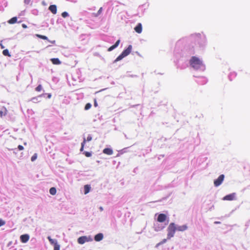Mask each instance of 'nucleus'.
Masks as SVG:
<instances>
[{
  "instance_id": "7ed1b4c3",
  "label": "nucleus",
  "mask_w": 250,
  "mask_h": 250,
  "mask_svg": "<svg viewBox=\"0 0 250 250\" xmlns=\"http://www.w3.org/2000/svg\"><path fill=\"white\" fill-rule=\"evenodd\" d=\"M132 50V45H129L128 47L122 52V53L116 59L115 62H118L128 55Z\"/></svg>"
},
{
  "instance_id": "393cba45",
  "label": "nucleus",
  "mask_w": 250,
  "mask_h": 250,
  "mask_svg": "<svg viewBox=\"0 0 250 250\" xmlns=\"http://www.w3.org/2000/svg\"><path fill=\"white\" fill-rule=\"evenodd\" d=\"M37 158V154L36 153H35L31 158V160L33 162Z\"/></svg>"
},
{
  "instance_id": "6e6552de",
  "label": "nucleus",
  "mask_w": 250,
  "mask_h": 250,
  "mask_svg": "<svg viewBox=\"0 0 250 250\" xmlns=\"http://www.w3.org/2000/svg\"><path fill=\"white\" fill-rule=\"evenodd\" d=\"M235 194L234 193L227 195L223 198L224 200L232 201L235 198Z\"/></svg>"
},
{
  "instance_id": "4c0bfd02",
  "label": "nucleus",
  "mask_w": 250,
  "mask_h": 250,
  "mask_svg": "<svg viewBox=\"0 0 250 250\" xmlns=\"http://www.w3.org/2000/svg\"><path fill=\"white\" fill-rule=\"evenodd\" d=\"M100 210H103V208H102V207H100Z\"/></svg>"
},
{
  "instance_id": "c756f323",
  "label": "nucleus",
  "mask_w": 250,
  "mask_h": 250,
  "mask_svg": "<svg viewBox=\"0 0 250 250\" xmlns=\"http://www.w3.org/2000/svg\"><path fill=\"white\" fill-rule=\"evenodd\" d=\"M102 10H103V8H102V7H101L100 8V9L98 10V11L97 12V15H100L101 13Z\"/></svg>"
},
{
  "instance_id": "20e7f679",
  "label": "nucleus",
  "mask_w": 250,
  "mask_h": 250,
  "mask_svg": "<svg viewBox=\"0 0 250 250\" xmlns=\"http://www.w3.org/2000/svg\"><path fill=\"white\" fill-rule=\"evenodd\" d=\"M224 179V175L223 174L220 175L216 180H214V186L215 187H218V186H220L223 182Z\"/></svg>"
},
{
  "instance_id": "b1692460",
  "label": "nucleus",
  "mask_w": 250,
  "mask_h": 250,
  "mask_svg": "<svg viewBox=\"0 0 250 250\" xmlns=\"http://www.w3.org/2000/svg\"><path fill=\"white\" fill-rule=\"evenodd\" d=\"M60 246L59 244H55L54 246V250H60Z\"/></svg>"
},
{
  "instance_id": "f704fd0d",
  "label": "nucleus",
  "mask_w": 250,
  "mask_h": 250,
  "mask_svg": "<svg viewBox=\"0 0 250 250\" xmlns=\"http://www.w3.org/2000/svg\"><path fill=\"white\" fill-rule=\"evenodd\" d=\"M22 27H24V28H26V25L23 24H22Z\"/></svg>"
},
{
  "instance_id": "58836bf2",
  "label": "nucleus",
  "mask_w": 250,
  "mask_h": 250,
  "mask_svg": "<svg viewBox=\"0 0 250 250\" xmlns=\"http://www.w3.org/2000/svg\"><path fill=\"white\" fill-rule=\"evenodd\" d=\"M215 224H219V223H220V222H215Z\"/></svg>"
},
{
  "instance_id": "4be33fe9",
  "label": "nucleus",
  "mask_w": 250,
  "mask_h": 250,
  "mask_svg": "<svg viewBox=\"0 0 250 250\" xmlns=\"http://www.w3.org/2000/svg\"><path fill=\"white\" fill-rule=\"evenodd\" d=\"M36 36L40 38V39H43V40H48V38L46 36H44V35H39V34H37Z\"/></svg>"
},
{
  "instance_id": "39448f33",
  "label": "nucleus",
  "mask_w": 250,
  "mask_h": 250,
  "mask_svg": "<svg viewBox=\"0 0 250 250\" xmlns=\"http://www.w3.org/2000/svg\"><path fill=\"white\" fill-rule=\"evenodd\" d=\"M90 240V239L87 238L86 236H83L80 237L78 239V242L80 244H83L86 242L89 241Z\"/></svg>"
},
{
  "instance_id": "cd10ccee",
  "label": "nucleus",
  "mask_w": 250,
  "mask_h": 250,
  "mask_svg": "<svg viewBox=\"0 0 250 250\" xmlns=\"http://www.w3.org/2000/svg\"><path fill=\"white\" fill-rule=\"evenodd\" d=\"M68 16V14L66 12H63L62 13V16L64 18L67 17Z\"/></svg>"
},
{
  "instance_id": "e433bc0d",
  "label": "nucleus",
  "mask_w": 250,
  "mask_h": 250,
  "mask_svg": "<svg viewBox=\"0 0 250 250\" xmlns=\"http://www.w3.org/2000/svg\"><path fill=\"white\" fill-rule=\"evenodd\" d=\"M11 243H12V242H10L8 243V246H9L10 245H11Z\"/></svg>"
},
{
  "instance_id": "f3484780",
  "label": "nucleus",
  "mask_w": 250,
  "mask_h": 250,
  "mask_svg": "<svg viewBox=\"0 0 250 250\" xmlns=\"http://www.w3.org/2000/svg\"><path fill=\"white\" fill-rule=\"evenodd\" d=\"M91 187L89 185H86L84 186V192L85 194H87L90 190Z\"/></svg>"
},
{
  "instance_id": "bb28decb",
  "label": "nucleus",
  "mask_w": 250,
  "mask_h": 250,
  "mask_svg": "<svg viewBox=\"0 0 250 250\" xmlns=\"http://www.w3.org/2000/svg\"><path fill=\"white\" fill-rule=\"evenodd\" d=\"M85 156L87 157H89L91 156V153L87 151H85L83 153Z\"/></svg>"
},
{
  "instance_id": "9d476101",
  "label": "nucleus",
  "mask_w": 250,
  "mask_h": 250,
  "mask_svg": "<svg viewBox=\"0 0 250 250\" xmlns=\"http://www.w3.org/2000/svg\"><path fill=\"white\" fill-rule=\"evenodd\" d=\"M103 153L105 154L111 155L113 153V150L111 148H104L103 151Z\"/></svg>"
},
{
  "instance_id": "412c9836",
  "label": "nucleus",
  "mask_w": 250,
  "mask_h": 250,
  "mask_svg": "<svg viewBox=\"0 0 250 250\" xmlns=\"http://www.w3.org/2000/svg\"><path fill=\"white\" fill-rule=\"evenodd\" d=\"M2 54L3 55L5 56H8L10 57L11 55L9 54V51L8 49H4L2 51Z\"/></svg>"
},
{
  "instance_id": "423d86ee",
  "label": "nucleus",
  "mask_w": 250,
  "mask_h": 250,
  "mask_svg": "<svg viewBox=\"0 0 250 250\" xmlns=\"http://www.w3.org/2000/svg\"><path fill=\"white\" fill-rule=\"evenodd\" d=\"M92 139V138L91 135H88V136L87 137L86 139H85V138L83 139V141L81 144V148L80 149L81 151H83V150L84 146V145H85L86 141L89 142V141H91Z\"/></svg>"
},
{
  "instance_id": "aec40b11",
  "label": "nucleus",
  "mask_w": 250,
  "mask_h": 250,
  "mask_svg": "<svg viewBox=\"0 0 250 250\" xmlns=\"http://www.w3.org/2000/svg\"><path fill=\"white\" fill-rule=\"evenodd\" d=\"M47 238H48V239L49 241L50 242V243L51 244L53 245L54 246H55V244H58V243H57V240H54V239H52V238L50 237V236H48V237H47Z\"/></svg>"
},
{
  "instance_id": "1a4fd4ad",
  "label": "nucleus",
  "mask_w": 250,
  "mask_h": 250,
  "mask_svg": "<svg viewBox=\"0 0 250 250\" xmlns=\"http://www.w3.org/2000/svg\"><path fill=\"white\" fill-rule=\"evenodd\" d=\"M20 239L21 242L26 243L29 239V236L28 234H23L20 236Z\"/></svg>"
},
{
  "instance_id": "2eb2a0df",
  "label": "nucleus",
  "mask_w": 250,
  "mask_h": 250,
  "mask_svg": "<svg viewBox=\"0 0 250 250\" xmlns=\"http://www.w3.org/2000/svg\"><path fill=\"white\" fill-rule=\"evenodd\" d=\"M188 229V227L187 225H184L180 226H178L176 227V230L179 231H183L186 230Z\"/></svg>"
},
{
  "instance_id": "6ab92c4d",
  "label": "nucleus",
  "mask_w": 250,
  "mask_h": 250,
  "mask_svg": "<svg viewBox=\"0 0 250 250\" xmlns=\"http://www.w3.org/2000/svg\"><path fill=\"white\" fill-rule=\"evenodd\" d=\"M56 192H57V190H56V189L54 187H52V188H51L49 189V193L52 195H54L56 194Z\"/></svg>"
},
{
  "instance_id": "4468645a",
  "label": "nucleus",
  "mask_w": 250,
  "mask_h": 250,
  "mask_svg": "<svg viewBox=\"0 0 250 250\" xmlns=\"http://www.w3.org/2000/svg\"><path fill=\"white\" fill-rule=\"evenodd\" d=\"M120 42V41L119 40H118L114 45H112L111 46H110V47H109L108 48V50H107L108 51H111L114 49L116 48L119 45Z\"/></svg>"
},
{
  "instance_id": "f257e3e1",
  "label": "nucleus",
  "mask_w": 250,
  "mask_h": 250,
  "mask_svg": "<svg viewBox=\"0 0 250 250\" xmlns=\"http://www.w3.org/2000/svg\"><path fill=\"white\" fill-rule=\"evenodd\" d=\"M189 62L191 66L195 69H198L203 65L202 62L195 56L191 58Z\"/></svg>"
},
{
  "instance_id": "f8f14e48",
  "label": "nucleus",
  "mask_w": 250,
  "mask_h": 250,
  "mask_svg": "<svg viewBox=\"0 0 250 250\" xmlns=\"http://www.w3.org/2000/svg\"><path fill=\"white\" fill-rule=\"evenodd\" d=\"M48 9L53 14H56L57 13V6L56 5H51L49 6Z\"/></svg>"
},
{
  "instance_id": "dca6fc26",
  "label": "nucleus",
  "mask_w": 250,
  "mask_h": 250,
  "mask_svg": "<svg viewBox=\"0 0 250 250\" xmlns=\"http://www.w3.org/2000/svg\"><path fill=\"white\" fill-rule=\"evenodd\" d=\"M51 61L53 64L58 65L61 63V62L58 58H53L51 59Z\"/></svg>"
},
{
  "instance_id": "ddd939ff",
  "label": "nucleus",
  "mask_w": 250,
  "mask_h": 250,
  "mask_svg": "<svg viewBox=\"0 0 250 250\" xmlns=\"http://www.w3.org/2000/svg\"><path fill=\"white\" fill-rule=\"evenodd\" d=\"M103 239V234L101 233L96 234L94 237V240L96 241L99 242Z\"/></svg>"
},
{
  "instance_id": "5701e85b",
  "label": "nucleus",
  "mask_w": 250,
  "mask_h": 250,
  "mask_svg": "<svg viewBox=\"0 0 250 250\" xmlns=\"http://www.w3.org/2000/svg\"><path fill=\"white\" fill-rule=\"evenodd\" d=\"M91 107V104L90 103H87L86 104L84 107V109L87 110L90 109Z\"/></svg>"
},
{
  "instance_id": "7c9ffc66",
  "label": "nucleus",
  "mask_w": 250,
  "mask_h": 250,
  "mask_svg": "<svg viewBox=\"0 0 250 250\" xmlns=\"http://www.w3.org/2000/svg\"><path fill=\"white\" fill-rule=\"evenodd\" d=\"M18 148L20 150H22L24 149L23 146L21 145H19Z\"/></svg>"
},
{
  "instance_id": "a878e982",
  "label": "nucleus",
  "mask_w": 250,
  "mask_h": 250,
  "mask_svg": "<svg viewBox=\"0 0 250 250\" xmlns=\"http://www.w3.org/2000/svg\"><path fill=\"white\" fill-rule=\"evenodd\" d=\"M36 90L37 91H38V92H40L42 90V86L41 85V84H39L36 88Z\"/></svg>"
},
{
  "instance_id": "473e14b6",
  "label": "nucleus",
  "mask_w": 250,
  "mask_h": 250,
  "mask_svg": "<svg viewBox=\"0 0 250 250\" xmlns=\"http://www.w3.org/2000/svg\"><path fill=\"white\" fill-rule=\"evenodd\" d=\"M0 116H2V115H3V112L2 111H0Z\"/></svg>"
},
{
  "instance_id": "2f4dec72",
  "label": "nucleus",
  "mask_w": 250,
  "mask_h": 250,
  "mask_svg": "<svg viewBox=\"0 0 250 250\" xmlns=\"http://www.w3.org/2000/svg\"><path fill=\"white\" fill-rule=\"evenodd\" d=\"M94 106H95V107H96V106H98V104H97V102H96V100H95V101H94Z\"/></svg>"
},
{
  "instance_id": "c9c22d12",
  "label": "nucleus",
  "mask_w": 250,
  "mask_h": 250,
  "mask_svg": "<svg viewBox=\"0 0 250 250\" xmlns=\"http://www.w3.org/2000/svg\"><path fill=\"white\" fill-rule=\"evenodd\" d=\"M0 46L1 48H4V46L2 44H0Z\"/></svg>"
},
{
  "instance_id": "f03ea898",
  "label": "nucleus",
  "mask_w": 250,
  "mask_h": 250,
  "mask_svg": "<svg viewBox=\"0 0 250 250\" xmlns=\"http://www.w3.org/2000/svg\"><path fill=\"white\" fill-rule=\"evenodd\" d=\"M167 238L169 239L173 237L176 230V227L174 223H171L167 228Z\"/></svg>"
},
{
  "instance_id": "c85d7f7f",
  "label": "nucleus",
  "mask_w": 250,
  "mask_h": 250,
  "mask_svg": "<svg viewBox=\"0 0 250 250\" xmlns=\"http://www.w3.org/2000/svg\"><path fill=\"white\" fill-rule=\"evenodd\" d=\"M5 224V222L1 219H0V227L4 225Z\"/></svg>"
},
{
  "instance_id": "0eeeda50",
  "label": "nucleus",
  "mask_w": 250,
  "mask_h": 250,
  "mask_svg": "<svg viewBox=\"0 0 250 250\" xmlns=\"http://www.w3.org/2000/svg\"><path fill=\"white\" fill-rule=\"evenodd\" d=\"M167 216L166 214L164 213H161L159 214L158 218H157V221L159 222L162 223L165 221L167 219Z\"/></svg>"
},
{
  "instance_id": "72a5a7b5",
  "label": "nucleus",
  "mask_w": 250,
  "mask_h": 250,
  "mask_svg": "<svg viewBox=\"0 0 250 250\" xmlns=\"http://www.w3.org/2000/svg\"><path fill=\"white\" fill-rule=\"evenodd\" d=\"M51 95L50 94H49L48 95V98H51Z\"/></svg>"
},
{
  "instance_id": "a211bd4d",
  "label": "nucleus",
  "mask_w": 250,
  "mask_h": 250,
  "mask_svg": "<svg viewBox=\"0 0 250 250\" xmlns=\"http://www.w3.org/2000/svg\"><path fill=\"white\" fill-rule=\"evenodd\" d=\"M17 17H13L12 18H11V19H10V20L8 21V22L9 24H14V23H15L17 22Z\"/></svg>"
},
{
  "instance_id": "9b49d317",
  "label": "nucleus",
  "mask_w": 250,
  "mask_h": 250,
  "mask_svg": "<svg viewBox=\"0 0 250 250\" xmlns=\"http://www.w3.org/2000/svg\"><path fill=\"white\" fill-rule=\"evenodd\" d=\"M134 30L135 31L140 34L142 32V24L141 23H139L137 26L134 28Z\"/></svg>"
}]
</instances>
